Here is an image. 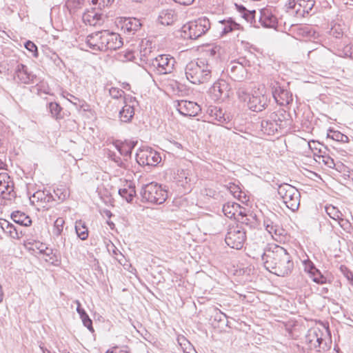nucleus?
Here are the masks:
<instances>
[{"instance_id": "e433bc0d", "label": "nucleus", "mask_w": 353, "mask_h": 353, "mask_svg": "<svg viewBox=\"0 0 353 353\" xmlns=\"http://www.w3.org/2000/svg\"><path fill=\"white\" fill-rule=\"evenodd\" d=\"M119 195L123 198L127 202H131L136 195L135 187L132 184H129L127 188L119 190Z\"/></svg>"}, {"instance_id": "f03ea898", "label": "nucleus", "mask_w": 353, "mask_h": 353, "mask_svg": "<svg viewBox=\"0 0 353 353\" xmlns=\"http://www.w3.org/2000/svg\"><path fill=\"white\" fill-rule=\"evenodd\" d=\"M261 259L265 268L278 276L290 275L294 268L291 254L284 248L277 245L265 248Z\"/></svg>"}, {"instance_id": "c03bdc74", "label": "nucleus", "mask_w": 353, "mask_h": 353, "mask_svg": "<svg viewBox=\"0 0 353 353\" xmlns=\"http://www.w3.org/2000/svg\"><path fill=\"white\" fill-rule=\"evenodd\" d=\"M64 223L65 221L63 218L57 219V220L54 221L53 228V234L54 236H59L61 234Z\"/></svg>"}, {"instance_id": "09e8293b", "label": "nucleus", "mask_w": 353, "mask_h": 353, "mask_svg": "<svg viewBox=\"0 0 353 353\" xmlns=\"http://www.w3.org/2000/svg\"><path fill=\"white\" fill-rule=\"evenodd\" d=\"M312 280L314 282L319 284H324L327 283V279L321 273V272L317 270V272H315L314 274L311 275Z\"/></svg>"}, {"instance_id": "cd10ccee", "label": "nucleus", "mask_w": 353, "mask_h": 353, "mask_svg": "<svg viewBox=\"0 0 353 353\" xmlns=\"http://www.w3.org/2000/svg\"><path fill=\"white\" fill-rule=\"evenodd\" d=\"M279 130L276 123L273 121L270 115L268 118L263 119L261 122V130L263 134L273 135Z\"/></svg>"}, {"instance_id": "9b49d317", "label": "nucleus", "mask_w": 353, "mask_h": 353, "mask_svg": "<svg viewBox=\"0 0 353 353\" xmlns=\"http://www.w3.org/2000/svg\"><path fill=\"white\" fill-rule=\"evenodd\" d=\"M102 51L115 50L123 46L122 38L120 34L110 32L108 30H103Z\"/></svg>"}, {"instance_id": "7c9ffc66", "label": "nucleus", "mask_w": 353, "mask_h": 353, "mask_svg": "<svg viewBox=\"0 0 353 353\" xmlns=\"http://www.w3.org/2000/svg\"><path fill=\"white\" fill-rule=\"evenodd\" d=\"M228 323L227 316L221 310L215 309L212 322V325L214 327L223 329L224 327L228 326Z\"/></svg>"}, {"instance_id": "4d7b16f0", "label": "nucleus", "mask_w": 353, "mask_h": 353, "mask_svg": "<svg viewBox=\"0 0 353 353\" xmlns=\"http://www.w3.org/2000/svg\"><path fill=\"white\" fill-rule=\"evenodd\" d=\"M243 9V17L248 21H252L254 18V14L256 12L255 10L252 12L248 11L244 6H242Z\"/></svg>"}, {"instance_id": "9d476101", "label": "nucleus", "mask_w": 353, "mask_h": 353, "mask_svg": "<svg viewBox=\"0 0 353 353\" xmlns=\"http://www.w3.org/2000/svg\"><path fill=\"white\" fill-rule=\"evenodd\" d=\"M270 100L267 94L259 90L254 91L250 97L247 105L253 112H261L268 107Z\"/></svg>"}, {"instance_id": "4468645a", "label": "nucleus", "mask_w": 353, "mask_h": 353, "mask_svg": "<svg viewBox=\"0 0 353 353\" xmlns=\"http://www.w3.org/2000/svg\"><path fill=\"white\" fill-rule=\"evenodd\" d=\"M328 39L331 42V46L336 50L342 47L344 43H347V37H344V31L341 25L335 23L333 25L328 32Z\"/></svg>"}, {"instance_id": "3c124183", "label": "nucleus", "mask_w": 353, "mask_h": 353, "mask_svg": "<svg viewBox=\"0 0 353 353\" xmlns=\"http://www.w3.org/2000/svg\"><path fill=\"white\" fill-rule=\"evenodd\" d=\"M63 97H65L71 103H72L77 108L82 107V105L80 104V103L81 102V100L79 98L76 97L75 96L67 92L66 95H63Z\"/></svg>"}, {"instance_id": "49530a36", "label": "nucleus", "mask_w": 353, "mask_h": 353, "mask_svg": "<svg viewBox=\"0 0 353 353\" xmlns=\"http://www.w3.org/2000/svg\"><path fill=\"white\" fill-rule=\"evenodd\" d=\"M236 94L239 98V99L241 101H247L249 100L250 97H251V94H250L247 90L245 88L239 87L237 89Z\"/></svg>"}, {"instance_id": "ddd939ff", "label": "nucleus", "mask_w": 353, "mask_h": 353, "mask_svg": "<svg viewBox=\"0 0 353 353\" xmlns=\"http://www.w3.org/2000/svg\"><path fill=\"white\" fill-rule=\"evenodd\" d=\"M161 161V157L157 152L152 148L141 150L137 153V161L140 165L154 166Z\"/></svg>"}, {"instance_id": "4be33fe9", "label": "nucleus", "mask_w": 353, "mask_h": 353, "mask_svg": "<svg viewBox=\"0 0 353 353\" xmlns=\"http://www.w3.org/2000/svg\"><path fill=\"white\" fill-rule=\"evenodd\" d=\"M271 119L276 123L280 130L287 128L290 124V115L284 110H279L270 114Z\"/></svg>"}, {"instance_id": "58836bf2", "label": "nucleus", "mask_w": 353, "mask_h": 353, "mask_svg": "<svg viewBox=\"0 0 353 353\" xmlns=\"http://www.w3.org/2000/svg\"><path fill=\"white\" fill-rule=\"evenodd\" d=\"M75 230L77 236L81 240L87 239L88 236V230L85 226V224L82 221H79L76 222L75 224Z\"/></svg>"}, {"instance_id": "5701e85b", "label": "nucleus", "mask_w": 353, "mask_h": 353, "mask_svg": "<svg viewBox=\"0 0 353 353\" xmlns=\"http://www.w3.org/2000/svg\"><path fill=\"white\" fill-rule=\"evenodd\" d=\"M102 37L103 30L92 33L87 37L86 44L94 51H102Z\"/></svg>"}, {"instance_id": "052dcab7", "label": "nucleus", "mask_w": 353, "mask_h": 353, "mask_svg": "<svg viewBox=\"0 0 353 353\" xmlns=\"http://www.w3.org/2000/svg\"><path fill=\"white\" fill-rule=\"evenodd\" d=\"M112 159L117 164L118 166L121 168L125 167V163L121 160V159L119 157H117L115 154H114Z\"/></svg>"}, {"instance_id": "864d4df0", "label": "nucleus", "mask_w": 353, "mask_h": 353, "mask_svg": "<svg viewBox=\"0 0 353 353\" xmlns=\"http://www.w3.org/2000/svg\"><path fill=\"white\" fill-rule=\"evenodd\" d=\"M80 317L82 320L84 326H85L90 331L94 332V329L92 327V321L90 319L89 316L87 314H85L83 316H81Z\"/></svg>"}, {"instance_id": "ea45409f", "label": "nucleus", "mask_w": 353, "mask_h": 353, "mask_svg": "<svg viewBox=\"0 0 353 353\" xmlns=\"http://www.w3.org/2000/svg\"><path fill=\"white\" fill-rule=\"evenodd\" d=\"M69 195L68 191L63 186L61 188H57L56 190H53V193H52V196H53V202L54 201H64Z\"/></svg>"}, {"instance_id": "f257e3e1", "label": "nucleus", "mask_w": 353, "mask_h": 353, "mask_svg": "<svg viewBox=\"0 0 353 353\" xmlns=\"http://www.w3.org/2000/svg\"><path fill=\"white\" fill-rule=\"evenodd\" d=\"M219 48L217 46H208L199 58L189 62L185 69L187 79L193 84L209 81L212 77L213 65L219 58Z\"/></svg>"}, {"instance_id": "338daca9", "label": "nucleus", "mask_w": 353, "mask_h": 353, "mask_svg": "<svg viewBox=\"0 0 353 353\" xmlns=\"http://www.w3.org/2000/svg\"><path fill=\"white\" fill-rule=\"evenodd\" d=\"M324 341V339L323 336H321V339L317 340V343L315 344V347H313L314 350H317L320 347L321 345L323 344V342Z\"/></svg>"}, {"instance_id": "6e6552de", "label": "nucleus", "mask_w": 353, "mask_h": 353, "mask_svg": "<svg viewBox=\"0 0 353 353\" xmlns=\"http://www.w3.org/2000/svg\"><path fill=\"white\" fill-rule=\"evenodd\" d=\"M247 66H250V63L245 59L234 60L228 65L227 71L232 79L241 82L245 79L247 77Z\"/></svg>"}, {"instance_id": "774afa93", "label": "nucleus", "mask_w": 353, "mask_h": 353, "mask_svg": "<svg viewBox=\"0 0 353 353\" xmlns=\"http://www.w3.org/2000/svg\"><path fill=\"white\" fill-rule=\"evenodd\" d=\"M39 347L43 353H54V352H52L50 350H48L44 346L40 345Z\"/></svg>"}, {"instance_id": "79ce46f5", "label": "nucleus", "mask_w": 353, "mask_h": 353, "mask_svg": "<svg viewBox=\"0 0 353 353\" xmlns=\"http://www.w3.org/2000/svg\"><path fill=\"white\" fill-rule=\"evenodd\" d=\"M327 139H331L334 141H336L338 142H343V143H347L348 142V137L342 134L341 132L339 131H336V130H330L328 133H327Z\"/></svg>"}, {"instance_id": "c756f323", "label": "nucleus", "mask_w": 353, "mask_h": 353, "mask_svg": "<svg viewBox=\"0 0 353 353\" xmlns=\"http://www.w3.org/2000/svg\"><path fill=\"white\" fill-rule=\"evenodd\" d=\"M221 24V36H224L234 30L240 29V24L236 23L232 18L219 21Z\"/></svg>"}, {"instance_id": "423d86ee", "label": "nucleus", "mask_w": 353, "mask_h": 353, "mask_svg": "<svg viewBox=\"0 0 353 353\" xmlns=\"http://www.w3.org/2000/svg\"><path fill=\"white\" fill-rule=\"evenodd\" d=\"M246 231L241 224L230 225L225 241L231 248L241 250L246 241Z\"/></svg>"}, {"instance_id": "aec40b11", "label": "nucleus", "mask_w": 353, "mask_h": 353, "mask_svg": "<svg viewBox=\"0 0 353 353\" xmlns=\"http://www.w3.org/2000/svg\"><path fill=\"white\" fill-rule=\"evenodd\" d=\"M14 194L13 183L10 181L9 176L6 173L0 174V196L10 199Z\"/></svg>"}, {"instance_id": "2f4dec72", "label": "nucleus", "mask_w": 353, "mask_h": 353, "mask_svg": "<svg viewBox=\"0 0 353 353\" xmlns=\"http://www.w3.org/2000/svg\"><path fill=\"white\" fill-rule=\"evenodd\" d=\"M325 211H326L327 214H328V216L331 219L337 221L341 227L343 228L344 224L347 223V221L342 218V216H343L342 213L336 207H334L333 205L326 206Z\"/></svg>"}, {"instance_id": "5fc2aeb1", "label": "nucleus", "mask_w": 353, "mask_h": 353, "mask_svg": "<svg viewBox=\"0 0 353 353\" xmlns=\"http://www.w3.org/2000/svg\"><path fill=\"white\" fill-rule=\"evenodd\" d=\"M113 1L114 0H92V3L93 5H98L99 8L101 9L111 5Z\"/></svg>"}, {"instance_id": "a211bd4d", "label": "nucleus", "mask_w": 353, "mask_h": 353, "mask_svg": "<svg viewBox=\"0 0 353 353\" xmlns=\"http://www.w3.org/2000/svg\"><path fill=\"white\" fill-rule=\"evenodd\" d=\"M177 110L181 114L192 117L198 115L201 108L195 102L181 100L178 102Z\"/></svg>"}, {"instance_id": "603ef678", "label": "nucleus", "mask_w": 353, "mask_h": 353, "mask_svg": "<svg viewBox=\"0 0 353 353\" xmlns=\"http://www.w3.org/2000/svg\"><path fill=\"white\" fill-rule=\"evenodd\" d=\"M305 271L307 272L310 275L314 274L315 272H317V268L314 266V263L307 260L304 261Z\"/></svg>"}, {"instance_id": "a19ab883", "label": "nucleus", "mask_w": 353, "mask_h": 353, "mask_svg": "<svg viewBox=\"0 0 353 353\" xmlns=\"http://www.w3.org/2000/svg\"><path fill=\"white\" fill-rule=\"evenodd\" d=\"M339 56L350 57L353 59V44L344 43L342 47L336 50Z\"/></svg>"}, {"instance_id": "6e6d98bb", "label": "nucleus", "mask_w": 353, "mask_h": 353, "mask_svg": "<svg viewBox=\"0 0 353 353\" xmlns=\"http://www.w3.org/2000/svg\"><path fill=\"white\" fill-rule=\"evenodd\" d=\"M319 158L322 159V161L324 164L329 168H333L335 165L334 160L328 156L320 155L319 156Z\"/></svg>"}, {"instance_id": "dca6fc26", "label": "nucleus", "mask_w": 353, "mask_h": 353, "mask_svg": "<svg viewBox=\"0 0 353 353\" xmlns=\"http://www.w3.org/2000/svg\"><path fill=\"white\" fill-rule=\"evenodd\" d=\"M53 199L51 191L47 189L38 190L30 197V203L32 205H35V203H37L40 207L47 209L51 207L50 203H53Z\"/></svg>"}, {"instance_id": "39448f33", "label": "nucleus", "mask_w": 353, "mask_h": 353, "mask_svg": "<svg viewBox=\"0 0 353 353\" xmlns=\"http://www.w3.org/2000/svg\"><path fill=\"white\" fill-rule=\"evenodd\" d=\"M278 194L289 209L293 212L298 210L301 194L296 188L288 183H283L279 185Z\"/></svg>"}, {"instance_id": "8fccbe9b", "label": "nucleus", "mask_w": 353, "mask_h": 353, "mask_svg": "<svg viewBox=\"0 0 353 353\" xmlns=\"http://www.w3.org/2000/svg\"><path fill=\"white\" fill-rule=\"evenodd\" d=\"M25 48L30 52H32L34 57L37 58L39 53L37 46L31 41H28L25 43Z\"/></svg>"}, {"instance_id": "b1692460", "label": "nucleus", "mask_w": 353, "mask_h": 353, "mask_svg": "<svg viewBox=\"0 0 353 353\" xmlns=\"http://www.w3.org/2000/svg\"><path fill=\"white\" fill-rule=\"evenodd\" d=\"M0 227L3 231L12 239H20L22 236V232L6 219L0 220Z\"/></svg>"}, {"instance_id": "c9c22d12", "label": "nucleus", "mask_w": 353, "mask_h": 353, "mask_svg": "<svg viewBox=\"0 0 353 353\" xmlns=\"http://www.w3.org/2000/svg\"><path fill=\"white\" fill-rule=\"evenodd\" d=\"M288 92L284 89H282L280 86L276 87L272 90V96L276 101V102L279 104H283L284 102L288 103Z\"/></svg>"}, {"instance_id": "69168bd1", "label": "nucleus", "mask_w": 353, "mask_h": 353, "mask_svg": "<svg viewBox=\"0 0 353 353\" xmlns=\"http://www.w3.org/2000/svg\"><path fill=\"white\" fill-rule=\"evenodd\" d=\"M190 351H188V347H183L184 353H197L194 347L192 345H189Z\"/></svg>"}, {"instance_id": "0e129e2a", "label": "nucleus", "mask_w": 353, "mask_h": 353, "mask_svg": "<svg viewBox=\"0 0 353 353\" xmlns=\"http://www.w3.org/2000/svg\"><path fill=\"white\" fill-rule=\"evenodd\" d=\"M330 345L324 339L323 344L321 345L320 347L317 350V352L326 351L329 350Z\"/></svg>"}, {"instance_id": "393cba45", "label": "nucleus", "mask_w": 353, "mask_h": 353, "mask_svg": "<svg viewBox=\"0 0 353 353\" xmlns=\"http://www.w3.org/2000/svg\"><path fill=\"white\" fill-rule=\"evenodd\" d=\"M206 113L208 114L210 119L216 121L220 123H225L229 119L228 117H225V113L221 108L215 105L208 106Z\"/></svg>"}, {"instance_id": "412c9836", "label": "nucleus", "mask_w": 353, "mask_h": 353, "mask_svg": "<svg viewBox=\"0 0 353 353\" xmlns=\"http://www.w3.org/2000/svg\"><path fill=\"white\" fill-rule=\"evenodd\" d=\"M211 92L216 99L224 100L230 96V88L226 81L221 80L214 83Z\"/></svg>"}, {"instance_id": "4c0bfd02", "label": "nucleus", "mask_w": 353, "mask_h": 353, "mask_svg": "<svg viewBox=\"0 0 353 353\" xmlns=\"http://www.w3.org/2000/svg\"><path fill=\"white\" fill-rule=\"evenodd\" d=\"M174 179L181 186H185L191 182L190 177V171L188 170L179 169L176 173Z\"/></svg>"}, {"instance_id": "bf43d9fd", "label": "nucleus", "mask_w": 353, "mask_h": 353, "mask_svg": "<svg viewBox=\"0 0 353 353\" xmlns=\"http://www.w3.org/2000/svg\"><path fill=\"white\" fill-rule=\"evenodd\" d=\"M177 341L183 350L185 346H189V345H191V343L184 336H179Z\"/></svg>"}, {"instance_id": "de8ad7c7", "label": "nucleus", "mask_w": 353, "mask_h": 353, "mask_svg": "<svg viewBox=\"0 0 353 353\" xmlns=\"http://www.w3.org/2000/svg\"><path fill=\"white\" fill-rule=\"evenodd\" d=\"M109 94L113 99H119L125 97V92L118 88L112 87L109 90Z\"/></svg>"}, {"instance_id": "f704fd0d", "label": "nucleus", "mask_w": 353, "mask_h": 353, "mask_svg": "<svg viewBox=\"0 0 353 353\" xmlns=\"http://www.w3.org/2000/svg\"><path fill=\"white\" fill-rule=\"evenodd\" d=\"M240 210V205L236 203H228L223 206V212L230 219H238L237 210Z\"/></svg>"}, {"instance_id": "a18cd8bd", "label": "nucleus", "mask_w": 353, "mask_h": 353, "mask_svg": "<svg viewBox=\"0 0 353 353\" xmlns=\"http://www.w3.org/2000/svg\"><path fill=\"white\" fill-rule=\"evenodd\" d=\"M339 270L348 282L353 285V272L344 265L340 266Z\"/></svg>"}, {"instance_id": "473e14b6", "label": "nucleus", "mask_w": 353, "mask_h": 353, "mask_svg": "<svg viewBox=\"0 0 353 353\" xmlns=\"http://www.w3.org/2000/svg\"><path fill=\"white\" fill-rule=\"evenodd\" d=\"M11 218L16 223L22 226H29L32 223V220L29 216L21 211H14L11 214Z\"/></svg>"}, {"instance_id": "a878e982", "label": "nucleus", "mask_w": 353, "mask_h": 353, "mask_svg": "<svg viewBox=\"0 0 353 353\" xmlns=\"http://www.w3.org/2000/svg\"><path fill=\"white\" fill-rule=\"evenodd\" d=\"M141 26L140 21L136 18L125 19L122 24L121 29L125 33L134 34Z\"/></svg>"}, {"instance_id": "bb28decb", "label": "nucleus", "mask_w": 353, "mask_h": 353, "mask_svg": "<svg viewBox=\"0 0 353 353\" xmlns=\"http://www.w3.org/2000/svg\"><path fill=\"white\" fill-rule=\"evenodd\" d=\"M176 18L177 15L174 10L166 9L161 11L158 20L162 25L170 26L176 20Z\"/></svg>"}, {"instance_id": "c85d7f7f", "label": "nucleus", "mask_w": 353, "mask_h": 353, "mask_svg": "<svg viewBox=\"0 0 353 353\" xmlns=\"http://www.w3.org/2000/svg\"><path fill=\"white\" fill-rule=\"evenodd\" d=\"M323 332L319 328H313L309 330L307 335L305 336V342L308 345V347L312 350L315 347L317 340L321 339Z\"/></svg>"}, {"instance_id": "13d9d810", "label": "nucleus", "mask_w": 353, "mask_h": 353, "mask_svg": "<svg viewBox=\"0 0 353 353\" xmlns=\"http://www.w3.org/2000/svg\"><path fill=\"white\" fill-rule=\"evenodd\" d=\"M108 353H129L128 350V347H123L122 348H119L118 347H114L111 350H108Z\"/></svg>"}, {"instance_id": "f8f14e48", "label": "nucleus", "mask_w": 353, "mask_h": 353, "mask_svg": "<svg viewBox=\"0 0 353 353\" xmlns=\"http://www.w3.org/2000/svg\"><path fill=\"white\" fill-rule=\"evenodd\" d=\"M263 226L272 237L274 236H281L284 233V230L280 224L279 217L273 212H270L264 217Z\"/></svg>"}, {"instance_id": "7ed1b4c3", "label": "nucleus", "mask_w": 353, "mask_h": 353, "mask_svg": "<svg viewBox=\"0 0 353 353\" xmlns=\"http://www.w3.org/2000/svg\"><path fill=\"white\" fill-rule=\"evenodd\" d=\"M140 194L142 201H146L153 204H161L168 198L167 190L157 183H150L143 185Z\"/></svg>"}, {"instance_id": "72a5a7b5", "label": "nucleus", "mask_w": 353, "mask_h": 353, "mask_svg": "<svg viewBox=\"0 0 353 353\" xmlns=\"http://www.w3.org/2000/svg\"><path fill=\"white\" fill-rule=\"evenodd\" d=\"M137 141H125L117 145V148L119 153L125 157H130L132 151L137 144Z\"/></svg>"}, {"instance_id": "e2e57ef3", "label": "nucleus", "mask_w": 353, "mask_h": 353, "mask_svg": "<svg viewBox=\"0 0 353 353\" xmlns=\"http://www.w3.org/2000/svg\"><path fill=\"white\" fill-rule=\"evenodd\" d=\"M174 2L183 5V6H189L193 3L194 0H173Z\"/></svg>"}, {"instance_id": "2eb2a0df", "label": "nucleus", "mask_w": 353, "mask_h": 353, "mask_svg": "<svg viewBox=\"0 0 353 353\" xmlns=\"http://www.w3.org/2000/svg\"><path fill=\"white\" fill-rule=\"evenodd\" d=\"M275 9L272 7H265L259 10V22L268 28H276L278 23L277 18L274 14Z\"/></svg>"}, {"instance_id": "0eeeda50", "label": "nucleus", "mask_w": 353, "mask_h": 353, "mask_svg": "<svg viewBox=\"0 0 353 353\" xmlns=\"http://www.w3.org/2000/svg\"><path fill=\"white\" fill-rule=\"evenodd\" d=\"M314 4V0H288L285 4V8L287 12L301 19L310 14Z\"/></svg>"}, {"instance_id": "37998d69", "label": "nucleus", "mask_w": 353, "mask_h": 353, "mask_svg": "<svg viewBox=\"0 0 353 353\" xmlns=\"http://www.w3.org/2000/svg\"><path fill=\"white\" fill-rule=\"evenodd\" d=\"M48 108L53 118H55L56 119L62 118L61 115L62 108L59 103L56 102H50L48 104Z\"/></svg>"}, {"instance_id": "6ab92c4d", "label": "nucleus", "mask_w": 353, "mask_h": 353, "mask_svg": "<svg viewBox=\"0 0 353 353\" xmlns=\"http://www.w3.org/2000/svg\"><path fill=\"white\" fill-rule=\"evenodd\" d=\"M14 78L21 83L29 84L35 83L37 76L33 74L26 65L19 63L16 68Z\"/></svg>"}, {"instance_id": "680f3d73", "label": "nucleus", "mask_w": 353, "mask_h": 353, "mask_svg": "<svg viewBox=\"0 0 353 353\" xmlns=\"http://www.w3.org/2000/svg\"><path fill=\"white\" fill-rule=\"evenodd\" d=\"M75 303H77V312H78V314H79V316H83L84 314H87V313L85 312V311L83 308H81V303H80V302H79L78 300H77V301H75Z\"/></svg>"}, {"instance_id": "1a4fd4ad", "label": "nucleus", "mask_w": 353, "mask_h": 353, "mask_svg": "<svg viewBox=\"0 0 353 353\" xmlns=\"http://www.w3.org/2000/svg\"><path fill=\"white\" fill-rule=\"evenodd\" d=\"M175 63L174 57L169 54H161L152 60V65L160 74L171 73Z\"/></svg>"}, {"instance_id": "20e7f679", "label": "nucleus", "mask_w": 353, "mask_h": 353, "mask_svg": "<svg viewBox=\"0 0 353 353\" xmlns=\"http://www.w3.org/2000/svg\"><path fill=\"white\" fill-rule=\"evenodd\" d=\"M210 28L208 18L201 17L190 21L182 27L183 37L185 39H196L205 34Z\"/></svg>"}, {"instance_id": "f3484780", "label": "nucleus", "mask_w": 353, "mask_h": 353, "mask_svg": "<svg viewBox=\"0 0 353 353\" xmlns=\"http://www.w3.org/2000/svg\"><path fill=\"white\" fill-rule=\"evenodd\" d=\"M135 103L134 97L131 96L124 97L123 103L125 105L119 112V118L122 122L127 123L131 121L134 114V106Z\"/></svg>"}]
</instances>
